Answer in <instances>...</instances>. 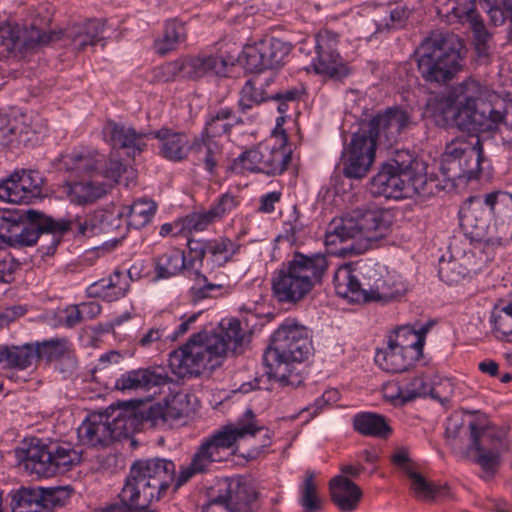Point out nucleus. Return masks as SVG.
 Returning <instances> with one entry per match:
<instances>
[{"label":"nucleus","mask_w":512,"mask_h":512,"mask_svg":"<svg viewBox=\"0 0 512 512\" xmlns=\"http://www.w3.org/2000/svg\"><path fill=\"white\" fill-rule=\"evenodd\" d=\"M243 337L240 322L230 319L222 323L219 333L192 335L186 344L170 354L169 366L180 378L198 376L220 366L228 350L237 353Z\"/></svg>","instance_id":"1"},{"label":"nucleus","mask_w":512,"mask_h":512,"mask_svg":"<svg viewBox=\"0 0 512 512\" xmlns=\"http://www.w3.org/2000/svg\"><path fill=\"white\" fill-rule=\"evenodd\" d=\"M312 349L309 330L286 320L273 333L271 343L263 354L266 375L283 386L300 385L302 377L295 372V364L308 359Z\"/></svg>","instance_id":"2"},{"label":"nucleus","mask_w":512,"mask_h":512,"mask_svg":"<svg viewBox=\"0 0 512 512\" xmlns=\"http://www.w3.org/2000/svg\"><path fill=\"white\" fill-rule=\"evenodd\" d=\"M392 215L383 209H356L346 216L333 219L326 230L325 242L335 245L337 242L352 243L346 247L351 253L361 254L371 247L373 242L384 238L390 230Z\"/></svg>","instance_id":"3"},{"label":"nucleus","mask_w":512,"mask_h":512,"mask_svg":"<svg viewBox=\"0 0 512 512\" xmlns=\"http://www.w3.org/2000/svg\"><path fill=\"white\" fill-rule=\"evenodd\" d=\"M257 434H262L264 438L261 447L270 444L269 430L263 426H257L254 422L227 425L210 437L205 438L193 454L190 464L180 467L175 489L188 482L196 474L209 472L214 463L226 460L229 456V450L239 439H244L247 436L254 437Z\"/></svg>","instance_id":"4"},{"label":"nucleus","mask_w":512,"mask_h":512,"mask_svg":"<svg viewBox=\"0 0 512 512\" xmlns=\"http://www.w3.org/2000/svg\"><path fill=\"white\" fill-rule=\"evenodd\" d=\"M364 282H359L350 264L340 266L334 273L333 284L337 295L351 302L391 301L402 296L406 287L399 277L381 267L365 266L361 272Z\"/></svg>","instance_id":"5"},{"label":"nucleus","mask_w":512,"mask_h":512,"mask_svg":"<svg viewBox=\"0 0 512 512\" xmlns=\"http://www.w3.org/2000/svg\"><path fill=\"white\" fill-rule=\"evenodd\" d=\"M327 269L328 261L324 254L297 252L275 273L272 281L274 294L281 302L300 301L321 283Z\"/></svg>","instance_id":"6"},{"label":"nucleus","mask_w":512,"mask_h":512,"mask_svg":"<svg viewBox=\"0 0 512 512\" xmlns=\"http://www.w3.org/2000/svg\"><path fill=\"white\" fill-rule=\"evenodd\" d=\"M175 478V464L167 459L153 458L135 461L119 498L124 503L140 507L159 500Z\"/></svg>","instance_id":"7"},{"label":"nucleus","mask_w":512,"mask_h":512,"mask_svg":"<svg viewBox=\"0 0 512 512\" xmlns=\"http://www.w3.org/2000/svg\"><path fill=\"white\" fill-rule=\"evenodd\" d=\"M463 44L454 34H432L418 49V69L429 82L443 83L460 69Z\"/></svg>","instance_id":"8"},{"label":"nucleus","mask_w":512,"mask_h":512,"mask_svg":"<svg viewBox=\"0 0 512 512\" xmlns=\"http://www.w3.org/2000/svg\"><path fill=\"white\" fill-rule=\"evenodd\" d=\"M139 423L140 418L134 406H110L104 413L90 415L78 428V436L85 445L104 447L122 436H128Z\"/></svg>","instance_id":"9"},{"label":"nucleus","mask_w":512,"mask_h":512,"mask_svg":"<svg viewBox=\"0 0 512 512\" xmlns=\"http://www.w3.org/2000/svg\"><path fill=\"white\" fill-rule=\"evenodd\" d=\"M19 465L30 475L52 477L64 473L81 461L80 454L69 445L31 443L18 454Z\"/></svg>","instance_id":"10"},{"label":"nucleus","mask_w":512,"mask_h":512,"mask_svg":"<svg viewBox=\"0 0 512 512\" xmlns=\"http://www.w3.org/2000/svg\"><path fill=\"white\" fill-rule=\"evenodd\" d=\"M19 465L30 475L52 477L64 473L81 461L80 454L69 445L31 443L18 454Z\"/></svg>","instance_id":"11"},{"label":"nucleus","mask_w":512,"mask_h":512,"mask_svg":"<svg viewBox=\"0 0 512 512\" xmlns=\"http://www.w3.org/2000/svg\"><path fill=\"white\" fill-rule=\"evenodd\" d=\"M29 222H20L10 217L0 218V238L4 243L14 248L33 246L41 235L51 238V244L47 247V254L52 253L54 229L66 228L64 222H55L51 217L35 210L27 211Z\"/></svg>","instance_id":"12"},{"label":"nucleus","mask_w":512,"mask_h":512,"mask_svg":"<svg viewBox=\"0 0 512 512\" xmlns=\"http://www.w3.org/2000/svg\"><path fill=\"white\" fill-rule=\"evenodd\" d=\"M483 159L482 142L478 135L457 137L446 145L442 170L451 180L476 178Z\"/></svg>","instance_id":"13"},{"label":"nucleus","mask_w":512,"mask_h":512,"mask_svg":"<svg viewBox=\"0 0 512 512\" xmlns=\"http://www.w3.org/2000/svg\"><path fill=\"white\" fill-rule=\"evenodd\" d=\"M487 91L484 84L472 77L453 85L449 90L460 108V117L471 122L474 132H479L481 127L485 126L489 108H492L487 106L481 110L477 109V102L487 94Z\"/></svg>","instance_id":"14"},{"label":"nucleus","mask_w":512,"mask_h":512,"mask_svg":"<svg viewBox=\"0 0 512 512\" xmlns=\"http://www.w3.org/2000/svg\"><path fill=\"white\" fill-rule=\"evenodd\" d=\"M376 145L375 139L360 127L344 150V175L354 179L365 177L375 160Z\"/></svg>","instance_id":"15"},{"label":"nucleus","mask_w":512,"mask_h":512,"mask_svg":"<svg viewBox=\"0 0 512 512\" xmlns=\"http://www.w3.org/2000/svg\"><path fill=\"white\" fill-rule=\"evenodd\" d=\"M67 497L61 487H22L12 497V512H48Z\"/></svg>","instance_id":"16"},{"label":"nucleus","mask_w":512,"mask_h":512,"mask_svg":"<svg viewBox=\"0 0 512 512\" xmlns=\"http://www.w3.org/2000/svg\"><path fill=\"white\" fill-rule=\"evenodd\" d=\"M43 177L36 170H16L0 183V199L6 202L30 203L40 197Z\"/></svg>","instance_id":"17"},{"label":"nucleus","mask_w":512,"mask_h":512,"mask_svg":"<svg viewBox=\"0 0 512 512\" xmlns=\"http://www.w3.org/2000/svg\"><path fill=\"white\" fill-rule=\"evenodd\" d=\"M409 165L397 161L383 165L381 170L371 179L370 191L373 195L385 198L400 199L410 196Z\"/></svg>","instance_id":"18"},{"label":"nucleus","mask_w":512,"mask_h":512,"mask_svg":"<svg viewBox=\"0 0 512 512\" xmlns=\"http://www.w3.org/2000/svg\"><path fill=\"white\" fill-rule=\"evenodd\" d=\"M217 499L232 512H252L251 504L258 497L254 480L250 477L225 478L218 482Z\"/></svg>","instance_id":"19"},{"label":"nucleus","mask_w":512,"mask_h":512,"mask_svg":"<svg viewBox=\"0 0 512 512\" xmlns=\"http://www.w3.org/2000/svg\"><path fill=\"white\" fill-rule=\"evenodd\" d=\"M410 115L401 109L390 108L378 114L361 128L368 132L375 141H384L387 145L395 143L399 135L412 126Z\"/></svg>","instance_id":"20"},{"label":"nucleus","mask_w":512,"mask_h":512,"mask_svg":"<svg viewBox=\"0 0 512 512\" xmlns=\"http://www.w3.org/2000/svg\"><path fill=\"white\" fill-rule=\"evenodd\" d=\"M337 44L338 34L329 30H323L317 34V57L313 61L317 73L337 79L348 74V68L336 50Z\"/></svg>","instance_id":"21"},{"label":"nucleus","mask_w":512,"mask_h":512,"mask_svg":"<svg viewBox=\"0 0 512 512\" xmlns=\"http://www.w3.org/2000/svg\"><path fill=\"white\" fill-rule=\"evenodd\" d=\"M484 203L495 216V235H490L487 242L492 245H506L512 241V194L494 191L484 197Z\"/></svg>","instance_id":"22"},{"label":"nucleus","mask_w":512,"mask_h":512,"mask_svg":"<svg viewBox=\"0 0 512 512\" xmlns=\"http://www.w3.org/2000/svg\"><path fill=\"white\" fill-rule=\"evenodd\" d=\"M103 135L114 148L124 149L129 157H135L146 150L152 131H137L130 125L108 121Z\"/></svg>","instance_id":"23"},{"label":"nucleus","mask_w":512,"mask_h":512,"mask_svg":"<svg viewBox=\"0 0 512 512\" xmlns=\"http://www.w3.org/2000/svg\"><path fill=\"white\" fill-rule=\"evenodd\" d=\"M459 111L460 108L449 91L447 94L430 97L426 104V114L432 117L438 126L455 125L460 130L473 131L471 122L460 117Z\"/></svg>","instance_id":"24"},{"label":"nucleus","mask_w":512,"mask_h":512,"mask_svg":"<svg viewBox=\"0 0 512 512\" xmlns=\"http://www.w3.org/2000/svg\"><path fill=\"white\" fill-rule=\"evenodd\" d=\"M169 381L167 372L162 368H140L122 374L115 381V388L120 391L148 390Z\"/></svg>","instance_id":"25"},{"label":"nucleus","mask_w":512,"mask_h":512,"mask_svg":"<svg viewBox=\"0 0 512 512\" xmlns=\"http://www.w3.org/2000/svg\"><path fill=\"white\" fill-rule=\"evenodd\" d=\"M159 141V154L172 162H180L188 157L191 142L187 134L168 128L152 131L151 138Z\"/></svg>","instance_id":"26"},{"label":"nucleus","mask_w":512,"mask_h":512,"mask_svg":"<svg viewBox=\"0 0 512 512\" xmlns=\"http://www.w3.org/2000/svg\"><path fill=\"white\" fill-rule=\"evenodd\" d=\"M100 177V173H94L88 180L66 182L63 186L64 193L74 204L86 205L93 203L103 197L109 189V184L100 181Z\"/></svg>","instance_id":"27"},{"label":"nucleus","mask_w":512,"mask_h":512,"mask_svg":"<svg viewBox=\"0 0 512 512\" xmlns=\"http://www.w3.org/2000/svg\"><path fill=\"white\" fill-rule=\"evenodd\" d=\"M329 489L331 500L343 512L354 511L362 497L360 487L343 475L331 479Z\"/></svg>","instance_id":"28"},{"label":"nucleus","mask_w":512,"mask_h":512,"mask_svg":"<svg viewBox=\"0 0 512 512\" xmlns=\"http://www.w3.org/2000/svg\"><path fill=\"white\" fill-rule=\"evenodd\" d=\"M234 59L230 60L233 64ZM184 78L197 79L204 77L210 72L217 75L224 74L229 62L217 55L199 54L183 58Z\"/></svg>","instance_id":"29"},{"label":"nucleus","mask_w":512,"mask_h":512,"mask_svg":"<svg viewBox=\"0 0 512 512\" xmlns=\"http://www.w3.org/2000/svg\"><path fill=\"white\" fill-rule=\"evenodd\" d=\"M130 277L120 270H115L107 279L91 284L87 292L92 297H101L106 301H116L126 295L130 288Z\"/></svg>","instance_id":"30"},{"label":"nucleus","mask_w":512,"mask_h":512,"mask_svg":"<svg viewBox=\"0 0 512 512\" xmlns=\"http://www.w3.org/2000/svg\"><path fill=\"white\" fill-rule=\"evenodd\" d=\"M190 151L194 154L197 164L204 165L206 171L212 175L216 173L218 164L223 159L222 146L218 141L201 134L191 142Z\"/></svg>","instance_id":"31"},{"label":"nucleus","mask_w":512,"mask_h":512,"mask_svg":"<svg viewBox=\"0 0 512 512\" xmlns=\"http://www.w3.org/2000/svg\"><path fill=\"white\" fill-rule=\"evenodd\" d=\"M418 359L409 356L402 348L391 343L388 338L387 346L379 349L375 355V362L379 367L389 373H401L407 371Z\"/></svg>","instance_id":"32"},{"label":"nucleus","mask_w":512,"mask_h":512,"mask_svg":"<svg viewBox=\"0 0 512 512\" xmlns=\"http://www.w3.org/2000/svg\"><path fill=\"white\" fill-rule=\"evenodd\" d=\"M103 161V156L96 151L81 148L73 150L62 158V164L66 171L76 175H91L98 173V166Z\"/></svg>","instance_id":"33"},{"label":"nucleus","mask_w":512,"mask_h":512,"mask_svg":"<svg viewBox=\"0 0 512 512\" xmlns=\"http://www.w3.org/2000/svg\"><path fill=\"white\" fill-rule=\"evenodd\" d=\"M193 285L190 288V295L193 301H200L210 297H217L224 293L227 276L224 273L203 274L199 271L193 272Z\"/></svg>","instance_id":"34"},{"label":"nucleus","mask_w":512,"mask_h":512,"mask_svg":"<svg viewBox=\"0 0 512 512\" xmlns=\"http://www.w3.org/2000/svg\"><path fill=\"white\" fill-rule=\"evenodd\" d=\"M469 448L503 452L506 449L504 435L493 429L479 425L476 421L468 424Z\"/></svg>","instance_id":"35"},{"label":"nucleus","mask_w":512,"mask_h":512,"mask_svg":"<svg viewBox=\"0 0 512 512\" xmlns=\"http://www.w3.org/2000/svg\"><path fill=\"white\" fill-rule=\"evenodd\" d=\"M103 27L101 21L89 20L69 27L65 35L71 41L74 49L81 51L89 45H95L101 39Z\"/></svg>","instance_id":"36"},{"label":"nucleus","mask_w":512,"mask_h":512,"mask_svg":"<svg viewBox=\"0 0 512 512\" xmlns=\"http://www.w3.org/2000/svg\"><path fill=\"white\" fill-rule=\"evenodd\" d=\"M426 331L427 328L424 327L417 331L409 325H404L396 329L388 338L391 340V343L398 345V347L409 353V356L419 360L422 356Z\"/></svg>","instance_id":"37"},{"label":"nucleus","mask_w":512,"mask_h":512,"mask_svg":"<svg viewBox=\"0 0 512 512\" xmlns=\"http://www.w3.org/2000/svg\"><path fill=\"white\" fill-rule=\"evenodd\" d=\"M240 123H243L242 119L235 116L232 108L220 107L210 114L202 134L214 139L215 137L229 133L234 124Z\"/></svg>","instance_id":"38"},{"label":"nucleus","mask_w":512,"mask_h":512,"mask_svg":"<svg viewBox=\"0 0 512 512\" xmlns=\"http://www.w3.org/2000/svg\"><path fill=\"white\" fill-rule=\"evenodd\" d=\"M260 172L267 175L281 174L286 170L290 161V154L283 146H269L260 144Z\"/></svg>","instance_id":"39"},{"label":"nucleus","mask_w":512,"mask_h":512,"mask_svg":"<svg viewBox=\"0 0 512 512\" xmlns=\"http://www.w3.org/2000/svg\"><path fill=\"white\" fill-rule=\"evenodd\" d=\"M355 431L364 435L378 438H386L391 433V428L385 418L371 412L358 413L353 418Z\"/></svg>","instance_id":"40"},{"label":"nucleus","mask_w":512,"mask_h":512,"mask_svg":"<svg viewBox=\"0 0 512 512\" xmlns=\"http://www.w3.org/2000/svg\"><path fill=\"white\" fill-rule=\"evenodd\" d=\"M486 121L479 132H490L499 128L503 141L512 144V100L506 102L503 111L489 108Z\"/></svg>","instance_id":"41"},{"label":"nucleus","mask_w":512,"mask_h":512,"mask_svg":"<svg viewBox=\"0 0 512 512\" xmlns=\"http://www.w3.org/2000/svg\"><path fill=\"white\" fill-rule=\"evenodd\" d=\"M156 212V204L152 200L139 199L133 204L126 206L120 212V215H126L128 225L140 229L147 225Z\"/></svg>","instance_id":"42"},{"label":"nucleus","mask_w":512,"mask_h":512,"mask_svg":"<svg viewBox=\"0 0 512 512\" xmlns=\"http://www.w3.org/2000/svg\"><path fill=\"white\" fill-rule=\"evenodd\" d=\"M45 126L41 119L33 118L27 115H21L15 124L10 128V132L18 136V141L24 145H33L38 142V135L43 133Z\"/></svg>","instance_id":"43"},{"label":"nucleus","mask_w":512,"mask_h":512,"mask_svg":"<svg viewBox=\"0 0 512 512\" xmlns=\"http://www.w3.org/2000/svg\"><path fill=\"white\" fill-rule=\"evenodd\" d=\"M185 268V256L179 249H171L155 260V273L159 279L178 275Z\"/></svg>","instance_id":"44"},{"label":"nucleus","mask_w":512,"mask_h":512,"mask_svg":"<svg viewBox=\"0 0 512 512\" xmlns=\"http://www.w3.org/2000/svg\"><path fill=\"white\" fill-rule=\"evenodd\" d=\"M186 39V30L182 23L175 20L168 21L165 25L163 37L155 42L158 54L165 55L176 49Z\"/></svg>","instance_id":"45"},{"label":"nucleus","mask_w":512,"mask_h":512,"mask_svg":"<svg viewBox=\"0 0 512 512\" xmlns=\"http://www.w3.org/2000/svg\"><path fill=\"white\" fill-rule=\"evenodd\" d=\"M268 99L262 88L257 86V79H249L240 90L238 107L243 114H248Z\"/></svg>","instance_id":"46"},{"label":"nucleus","mask_w":512,"mask_h":512,"mask_svg":"<svg viewBox=\"0 0 512 512\" xmlns=\"http://www.w3.org/2000/svg\"><path fill=\"white\" fill-rule=\"evenodd\" d=\"M498 337L512 342V301L494 307L490 318Z\"/></svg>","instance_id":"47"},{"label":"nucleus","mask_w":512,"mask_h":512,"mask_svg":"<svg viewBox=\"0 0 512 512\" xmlns=\"http://www.w3.org/2000/svg\"><path fill=\"white\" fill-rule=\"evenodd\" d=\"M406 474L412 481L411 489L419 498L431 500L435 497H445L449 494L446 487L437 486L428 482L421 474L413 471L411 467L406 468Z\"/></svg>","instance_id":"48"},{"label":"nucleus","mask_w":512,"mask_h":512,"mask_svg":"<svg viewBox=\"0 0 512 512\" xmlns=\"http://www.w3.org/2000/svg\"><path fill=\"white\" fill-rule=\"evenodd\" d=\"M241 62L249 72H261L266 69H273L267 58V54L263 52V46L260 41L244 47Z\"/></svg>","instance_id":"49"},{"label":"nucleus","mask_w":512,"mask_h":512,"mask_svg":"<svg viewBox=\"0 0 512 512\" xmlns=\"http://www.w3.org/2000/svg\"><path fill=\"white\" fill-rule=\"evenodd\" d=\"M63 32H46L43 29L32 24L28 29L20 28V42L26 49H34L35 47L47 45L62 38Z\"/></svg>","instance_id":"50"},{"label":"nucleus","mask_w":512,"mask_h":512,"mask_svg":"<svg viewBox=\"0 0 512 512\" xmlns=\"http://www.w3.org/2000/svg\"><path fill=\"white\" fill-rule=\"evenodd\" d=\"M315 474L308 471L301 486L300 504L305 512H317L322 507V500L318 495Z\"/></svg>","instance_id":"51"},{"label":"nucleus","mask_w":512,"mask_h":512,"mask_svg":"<svg viewBox=\"0 0 512 512\" xmlns=\"http://www.w3.org/2000/svg\"><path fill=\"white\" fill-rule=\"evenodd\" d=\"M475 2L476 0H436V6L439 13L468 20L472 15L476 14Z\"/></svg>","instance_id":"52"},{"label":"nucleus","mask_w":512,"mask_h":512,"mask_svg":"<svg viewBox=\"0 0 512 512\" xmlns=\"http://www.w3.org/2000/svg\"><path fill=\"white\" fill-rule=\"evenodd\" d=\"M214 222H216V220L211 215L210 210H207L188 214L175 223V227L179 228V232L181 233L202 232Z\"/></svg>","instance_id":"53"},{"label":"nucleus","mask_w":512,"mask_h":512,"mask_svg":"<svg viewBox=\"0 0 512 512\" xmlns=\"http://www.w3.org/2000/svg\"><path fill=\"white\" fill-rule=\"evenodd\" d=\"M239 245L227 238L209 240L208 253L218 265L227 263L238 252Z\"/></svg>","instance_id":"54"},{"label":"nucleus","mask_w":512,"mask_h":512,"mask_svg":"<svg viewBox=\"0 0 512 512\" xmlns=\"http://www.w3.org/2000/svg\"><path fill=\"white\" fill-rule=\"evenodd\" d=\"M55 222H64L66 224V228L63 230L54 229L53 247H56L60 243L61 236L69 230H72L78 235L84 237L93 236L97 230V226L95 224H93L88 219H82L80 217H76L71 220L60 219L55 220Z\"/></svg>","instance_id":"55"},{"label":"nucleus","mask_w":512,"mask_h":512,"mask_svg":"<svg viewBox=\"0 0 512 512\" xmlns=\"http://www.w3.org/2000/svg\"><path fill=\"white\" fill-rule=\"evenodd\" d=\"M261 44L263 46V52L267 54L272 68H278L281 66L283 59L290 52L289 44L277 38H265L262 39Z\"/></svg>","instance_id":"56"},{"label":"nucleus","mask_w":512,"mask_h":512,"mask_svg":"<svg viewBox=\"0 0 512 512\" xmlns=\"http://www.w3.org/2000/svg\"><path fill=\"white\" fill-rule=\"evenodd\" d=\"M38 360V353L35 346L26 344L20 347L10 348L8 366L25 369Z\"/></svg>","instance_id":"57"},{"label":"nucleus","mask_w":512,"mask_h":512,"mask_svg":"<svg viewBox=\"0 0 512 512\" xmlns=\"http://www.w3.org/2000/svg\"><path fill=\"white\" fill-rule=\"evenodd\" d=\"M20 43V27L8 22L0 23V59L6 58Z\"/></svg>","instance_id":"58"},{"label":"nucleus","mask_w":512,"mask_h":512,"mask_svg":"<svg viewBox=\"0 0 512 512\" xmlns=\"http://www.w3.org/2000/svg\"><path fill=\"white\" fill-rule=\"evenodd\" d=\"M38 359L48 361L59 359L69 351V342L65 338L50 339L36 344Z\"/></svg>","instance_id":"59"},{"label":"nucleus","mask_w":512,"mask_h":512,"mask_svg":"<svg viewBox=\"0 0 512 512\" xmlns=\"http://www.w3.org/2000/svg\"><path fill=\"white\" fill-rule=\"evenodd\" d=\"M467 21L473 31L478 54L480 56H487L490 47L489 42L491 41L492 35L487 31L483 21L477 13L472 15Z\"/></svg>","instance_id":"60"},{"label":"nucleus","mask_w":512,"mask_h":512,"mask_svg":"<svg viewBox=\"0 0 512 512\" xmlns=\"http://www.w3.org/2000/svg\"><path fill=\"white\" fill-rule=\"evenodd\" d=\"M446 438L449 444L453 447L455 452L463 457H467L468 453L461 447L457 446V440L464 436L469 437L468 425L465 426L464 422L459 417H449L446 423L445 430Z\"/></svg>","instance_id":"61"},{"label":"nucleus","mask_w":512,"mask_h":512,"mask_svg":"<svg viewBox=\"0 0 512 512\" xmlns=\"http://www.w3.org/2000/svg\"><path fill=\"white\" fill-rule=\"evenodd\" d=\"M189 398L188 394L179 393L167 400L164 405L166 408V419L172 422L188 416L190 412Z\"/></svg>","instance_id":"62"},{"label":"nucleus","mask_w":512,"mask_h":512,"mask_svg":"<svg viewBox=\"0 0 512 512\" xmlns=\"http://www.w3.org/2000/svg\"><path fill=\"white\" fill-rule=\"evenodd\" d=\"M439 277L449 285L458 283L466 274L463 268L456 260H441L438 270Z\"/></svg>","instance_id":"63"},{"label":"nucleus","mask_w":512,"mask_h":512,"mask_svg":"<svg viewBox=\"0 0 512 512\" xmlns=\"http://www.w3.org/2000/svg\"><path fill=\"white\" fill-rule=\"evenodd\" d=\"M260 145L243 152L234 162L235 170H246L249 172H260Z\"/></svg>","instance_id":"64"}]
</instances>
